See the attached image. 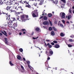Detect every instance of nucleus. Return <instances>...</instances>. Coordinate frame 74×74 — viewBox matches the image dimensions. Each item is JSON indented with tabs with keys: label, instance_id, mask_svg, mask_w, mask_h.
<instances>
[{
	"label": "nucleus",
	"instance_id": "f257e3e1",
	"mask_svg": "<svg viewBox=\"0 0 74 74\" xmlns=\"http://www.w3.org/2000/svg\"><path fill=\"white\" fill-rule=\"evenodd\" d=\"M17 23H14L12 25V21H10L8 23V26L9 27H12L13 29H15V27H17Z\"/></svg>",
	"mask_w": 74,
	"mask_h": 74
},
{
	"label": "nucleus",
	"instance_id": "f03ea898",
	"mask_svg": "<svg viewBox=\"0 0 74 74\" xmlns=\"http://www.w3.org/2000/svg\"><path fill=\"white\" fill-rule=\"evenodd\" d=\"M15 4L17 5H19V3L18 2H16L15 1H11L9 2V5H11V4H13L15 5Z\"/></svg>",
	"mask_w": 74,
	"mask_h": 74
},
{
	"label": "nucleus",
	"instance_id": "7ed1b4c3",
	"mask_svg": "<svg viewBox=\"0 0 74 74\" xmlns=\"http://www.w3.org/2000/svg\"><path fill=\"white\" fill-rule=\"evenodd\" d=\"M28 16L27 15L26 16V17H25V16H22L21 19L22 21V22H25L26 20H29V19L27 18H28Z\"/></svg>",
	"mask_w": 74,
	"mask_h": 74
},
{
	"label": "nucleus",
	"instance_id": "20e7f679",
	"mask_svg": "<svg viewBox=\"0 0 74 74\" xmlns=\"http://www.w3.org/2000/svg\"><path fill=\"white\" fill-rule=\"evenodd\" d=\"M60 16L61 18H65V17H66V14L65 13L63 12H61L60 14Z\"/></svg>",
	"mask_w": 74,
	"mask_h": 74
},
{
	"label": "nucleus",
	"instance_id": "39448f33",
	"mask_svg": "<svg viewBox=\"0 0 74 74\" xmlns=\"http://www.w3.org/2000/svg\"><path fill=\"white\" fill-rule=\"evenodd\" d=\"M35 14H36L37 15H38V13L37 12V10H35L34 12H33L32 13V16L34 18L36 17V16Z\"/></svg>",
	"mask_w": 74,
	"mask_h": 74
},
{
	"label": "nucleus",
	"instance_id": "423d86ee",
	"mask_svg": "<svg viewBox=\"0 0 74 74\" xmlns=\"http://www.w3.org/2000/svg\"><path fill=\"white\" fill-rule=\"evenodd\" d=\"M23 3H25L26 4V5L25 6L26 7H28V8H31V6L29 5H29V3L26 1H23Z\"/></svg>",
	"mask_w": 74,
	"mask_h": 74
},
{
	"label": "nucleus",
	"instance_id": "0eeeda50",
	"mask_svg": "<svg viewBox=\"0 0 74 74\" xmlns=\"http://www.w3.org/2000/svg\"><path fill=\"white\" fill-rule=\"evenodd\" d=\"M30 62L29 61H27V64H28V67H29V68H30V69H31V70H32V69H33V68L30 66V65H29V64H30Z\"/></svg>",
	"mask_w": 74,
	"mask_h": 74
},
{
	"label": "nucleus",
	"instance_id": "6e6552de",
	"mask_svg": "<svg viewBox=\"0 0 74 74\" xmlns=\"http://www.w3.org/2000/svg\"><path fill=\"white\" fill-rule=\"evenodd\" d=\"M36 1H40V2L39 3V5H42L44 2L43 0H36Z\"/></svg>",
	"mask_w": 74,
	"mask_h": 74
},
{
	"label": "nucleus",
	"instance_id": "1a4fd4ad",
	"mask_svg": "<svg viewBox=\"0 0 74 74\" xmlns=\"http://www.w3.org/2000/svg\"><path fill=\"white\" fill-rule=\"evenodd\" d=\"M43 24L44 25H49V22L47 21H45L43 22Z\"/></svg>",
	"mask_w": 74,
	"mask_h": 74
},
{
	"label": "nucleus",
	"instance_id": "9d476101",
	"mask_svg": "<svg viewBox=\"0 0 74 74\" xmlns=\"http://www.w3.org/2000/svg\"><path fill=\"white\" fill-rule=\"evenodd\" d=\"M0 32H1V33H2L3 34H4L5 35V36L7 37V36H8V35H7V32H5V31H4L3 32L2 31H1Z\"/></svg>",
	"mask_w": 74,
	"mask_h": 74
},
{
	"label": "nucleus",
	"instance_id": "9b49d317",
	"mask_svg": "<svg viewBox=\"0 0 74 74\" xmlns=\"http://www.w3.org/2000/svg\"><path fill=\"white\" fill-rule=\"evenodd\" d=\"M21 71L23 73H24V72H25V69H24V67L22 65L21 66Z\"/></svg>",
	"mask_w": 74,
	"mask_h": 74
},
{
	"label": "nucleus",
	"instance_id": "f8f14e48",
	"mask_svg": "<svg viewBox=\"0 0 74 74\" xmlns=\"http://www.w3.org/2000/svg\"><path fill=\"white\" fill-rule=\"evenodd\" d=\"M36 32H41V30L39 27H37L36 29Z\"/></svg>",
	"mask_w": 74,
	"mask_h": 74
},
{
	"label": "nucleus",
	"instance_id": "ddd939ff",
	"mask_svg": "<svg viewBox=\"0 0 74 74\" xmlns=\"http://www.w3.org/2000/svg\"><path fill=\"white\" fill-rule=\"evenodd\" d=\"M22 32H23V34H26V30L25 29H21Z\"/></svg>",
	"mask_w": 74,
	"mask_h": 74
},
{
	"label": "nucleus",
	"instance_id": "4468645a",
	"mask_svg": "<svg viewBox=\"0 0 74 74\" xmlns=\"http://www.w3.org/2000/svg\"><path fill=\"white\" fill-rule=\"evenodd\" d=\"M49 53L51 55L50 56L52 55H53V51L51 50H49Z\"/></svg>",
	"mask_w": 74,
	"mask_h": 74
},
{
	"label": "nucleus",
	"instance_id": "2eb2a0df",
	"mask_svg": "<svg viewBox=\"0 0 74 74\" xmlns=\"http://www.w3.org/2000/svg\"><path fill=\"white\" fill-rule=\"evenodd\" d=\"M54 47L56 48H60V46L59 45L56 44Z\"/></svg>",
	"mask_w": 74,
	"mask_h": 74
},
{
	"label": "nucleus",
	"instance_id": "dca6fc26",
	"mask_svg": "<svg viewBox=\"0 0 74 74\" xmlns=\"http://www.w3.org/2000/svg\"><path fill=\"white\" fill-rule=\"evenodd\" d=\"M68 19L69 20L70 18H71V16L70 15V14H68Z\"/></svg>",
	"mask_w": 74,
	"mask_h": 74
},
{
	"label": "nucleus",
	"instance_id": "f3484780",
	"mask_svg": "<svg viewBox=\"0 0 74 74\" xmlns=\"http://www.w3.org/2000/svg\"><path fill=\"white\" fill-rule=\"evenodd\" d=\"M6 15H7L8 17L7 18V20H9L10 19V14H8V13H7Z\"/></svg>",
	"mask_w": 74,
	"mask_h": 74
},
{
	"label": "nucleus",
	"instance_id": "a211bd4d",
	"mask_svg": "<svg viewBox=\"0 0 74 74\" xmlns=\"http://www.w3.org/2000/svg\"><path fill=\"white\" fill-rule=\"evenodd\" d=\"M55 34V32H54L52 31L51 32V36H54Z\"/></svg>",
	"mask_w": 74,
	"mask_h": 74
},
{
	"label": "nucleus",
	"instance_id": "6ab92c4d",
	"mask_svg": "<svg viewBox=\"0 0 74 74\" xmlns=\"http://www.w3.org/2000/svg\"><path fill=\"white\" fill-rule=\"evenodd\" d=\"M16 5H17L14 4V5L13 6V8L14 9H15L16 10H17L18 9L16 8L17 7L16 6Z\"/></svg>",
	"mask_w": 74,
	"mask_h": 74
},
{
	"label": "nucleus",
	"instance_id": "aec40b11",
	"mask_svg": "<svg viewBox=\"0 0 74 74\" xmlns=\"http://www.w3.org/2000/svg\"><path fill=\"white\" fill-rule=\"evenodd\" d=\"M6 0H0V4L1 5L3 3V2H4V1H5Z\"/></svg>",
	"mask_w": 74,
	"mask_h": 74
},
{
	"label": "nucleus",
	"instance_id": "412c9836",
	"mask_svg": "<svg viewBox=\"0 0 74 74\" xmlns=\"http://www.w3.org/2000/svg\"><path fill=\"white\" fill-rule=\"evenodd\" d=\"M5 43L6 44H7L8 43V41H7V38H5Z\"/></svg>",
	"mask_w": 74,
	"mask_h": 74
},
{
	"label": "nucleus",
	"instance_id": "4be33fe9",
	"mask_svg": "<svg viewBox=\"0 0 74 74\" xmlns=\"http://www.w3.org/2000/svg\"><path fill=\"white\" fill-rule=\"evenodd\" d=\"M22 12H16L15 13V14H16V15H18V14L19 15V14H20L21 13H22Z\"/></svg>",
	"mask_w": 74,
	"mask_h": 74
},
{
	"label": "nucleus",
	"instance_id": "5701e85b",
	"mask_svg": "<svg viewBox=\"0 0 74 74\" xmlns=\"http://www.w3.org/2000/svg\"><path fill=\"white\" fill-rule=\"evenodd\" d=\"M47 45L48 46L49 48H51L52 47L51 45H50L49 43H48Z\"/></svg>",
	"mask_w": 74,
	"mask_h": 74
},
{
	"label": "nucleus",
	"instance_id": "b1692460",
	"mask_svg": "<svg viewBox=\"0 0 74 74\" xmlns=\"http://www.w3.org/2000/svg\"><path fill=\"white\" fill-rule=\"evenodd\" d=\"M9 63H10V66H13V65H14V64H12V62H11V61H10Z\"/></svg>",
	"mask_w": 74,
	"mask_h": 74
},
{
	"label": "nucleus",
	"instance_id": "393cba45",
	"mask_svg": "<svg viewBox=\"0 0 74 74\" xmlns=\"http://www.w3.org/2000/svg\"><path fill=\"white\" fill-rule=\"evenodd\" d=\"M61 1H62V2H63L65 4H66V0H61Z\"/></svg>",
	"mask_w": 74,
	"mask_h": 74
},
{
	"label": "nucleus",
	"instance_id": "a878e982",
	"mask_svg": "<svg viewBox=\"0 0 74 74\" xmlns=\"http://www.w3.org/2000/svg\"><path fill=\"white\" fill-rule=\"evenodd\" d=\"M60 36L61 37H63L64 36V34L63 33H61L60 34Z\"/></svg>",
	"mask_w": 74,
	"mask_h": 74
},
{
	"label": "nucleus",
	"instance_id": "bb28decb",
	"mask_svg": "<svg viewBox=\"0 0 74 74\" xmlns=\"http://www.w3.org/2000/svg\"><path fill=\"white\" fill-rule=\"evenodd\" d=\"M52 14L51 13H49L48 14V16L49 17H51L52 16Z\"/></svg>",
	"mask_w": 74,
	"mask_h": 74
},
{
	"label": "nucleus",
	"instance_id": "cd10ccee",
	"mask_svg": "<svg viewBox=\"0 0 74 74\" xmlns=\"http://www.w3.org/2000/svg\"><path fill=\"white\" fill-rule=\"evenodd\" d=\"M21 56H18L17 57V59H18L19 60H20V59H21Z\"/></svg>",
	"mask_w": 74,
	"mask_h": 74
},
{
	"label": "nucleus",
	"instance_id": "c85d7f7f",
	"mask_svg": "<svg viewBox=\"0 0 74 74\" xmlns=\"http://www.w3.org/2000/svg\"><path fill=\"white\" fill-rule=\"evenodd\" d=\"M43 19H44V20H47V16H44L43 18Z\"/></svg>",
	"mask_w": 74,
	"mask_h": 74
},
{
	"label": "nucleus",
	"instance_id": "c756f323",
	"mask_svg": "<svg viewBox=\"0 0 74 74\" xmlns=\"http://www.w3.org/2000/svg\"><path fill=\"white\" fill-rule=\"evenodd\" d=\"M69 41L70 42H73L74 41V40H73L72 39H69Z\"/></svg>",
	"mask_w": 74,
	"mask_h": 74
},
{
	"label": "nucleus",
	"instance_id": "7c9ffc66",
	"mask_svg": "<svg viewBox=\"0 0 74 74\" xmlns=\"http://www.w3.org/2000/svg\"><path fill=\"white\" fill-rule=\"evenodd\" d=\"M49 23L51 26H52V22L50 21L49 20Z\"/></svg>",
	"mask_w": 74,
	"mask_h": 74
},
{
	"label": "nucleus",
	"instance_id": "2f4dec72",
	"mask_svg": "<svg viewBox=\"0 0 74 74\" xmlns=\"http://www.w3.org/2000/svg\"><path fill=\"white\" fill-rule=\"evenodd\" d=\"M19 51L21 52H23V49L22 48H20L19 49Z\"/></svg>",
	"mask_w": 74,
	"mask_h": 74
},
{
	"label": "nucleus",
	"instance_id": "473e14b6",
	"mask_svg": "<svg viewBox=\"0 0 74 74\" xmlns=\"http://www.w3.org/2000/svg\"><path fill=\"white\" fill-rule=\"evenodd\" d=\"M38 38V36L36 38L33 37L32 38L33 39H34V40H35L36 39H37Z\"/></svg>",
	"mask_w": 74,
	"mask_h": 74
},
{
	"label": "nucleus",
	"instance_id": "72a5a7b5",
	"mask_svg": "<svg viewBox=\"0 0 74 74\" xmlns=\"http://www.w3.org/2000/svg\"><path fill=\"white\" fill-rule=\"evenodd\" d=\"M69 14H71V10L70 9L69 10Z\"/></svg>",
	"mask_w": 74,
	"mask_h": 74
},
{
	"label": "nucleus",
	"instance_id": "f704fd0d",
	"mask_svg": "<svg viewBox=\"0 0 74 74\" xmlns=\"http://www.w3.org/2000/svg\"><path fill=\"white\" fill-rule=\"evenodd\" d=\"M46 67H47V70H48V64H46L45 65Z\"/></svg>",
	"mask_w": 74,
	"mask_h": 74
},
{
	"label": "nucleus",
	"instance_id": "c9c22d12",
	"mask_svg": "<svg viewBox=\"0 0 74 74\" xmlns=\"http://www.w3.org/2000/svg\"><path fill=\"white\" fill-rule=\"evenodd\" d=\"M53 30H55V31H56L57 29L55 28V27H53Z\"/></svg>",
	"mask_w": 74,
	"mask_h": 74
},
{
	"label": "nucleus",
	"instance_id": "e433bc0d",
	"mask_svg": "<svg viewBox=\"0 0 74 74\" xmlns=\"http://www.w3.org/2000/svg\"><path fill=\"white\" fill-rule=\"evenodd\" d=\"M12 19H13L12 21H15V20H16L15 18L14 17L12 18Z\"/></svg>",
	"mask_w": 74,
	"mask_h": 74
},
{
	"label": "nucleus",
	"instance_id": "4c0bfd02",
	"mask_svg": "<svg viewBox=\"0 0 74 74\" xmlns=\"http://www.w3.org/2000/svg\"><path fill=\"white\" fill-rule=\"evenodd\" d=\"M60 26H61V27H64V26H63V25L61 24L60 25Z\"/></svg>",
	"mask_w": 74,
	"mask_h": 74
},
{
	"label": "nucleus",
	"instance_id": "58836bf2",
	"mask_svg": "<svg viewBox=\"0 0 74 74\" xmlns=\"http://www.w3.org/2000/svg\"><path fill=\"white\" fill-rule=\"evenodd\" d=\"M49 29V30H52V28L51 27H50Z\"/></svg>",
	"mask_w": 74,
	"mask_h": 74
},
{
	"label": "nucleus",
	"instance_id": "ea45409f",
	"mask_svg": "<svg viewBox=\"0 0 74 74\" xmlns=\"http://www.w3.org/2000/svg\"><path fill=\"white\" fill-rule=\"evenodd\" d=\"M9 9H10V8H9V7H8V6L6 9L8 11L9 10Z\"/></svg>",
	"mask_w": 74,
	"mask_h": 74
},
{
	"label": "nucleus",
	"instance_id": "a19ab883",
	"mask_svg": "<svg viewBox=\"0 0 74 74\" xmlns=\"http://www.w3.org/2000/svg\"><path fill=\"white\" fill-rule=\"evenodd\" d=\"M53 42H54V43H55V44H56V43L58 42H57L56 40H54V41H53Z\"/></svg>",
	"mask_w": 74,
	"mask_h": 74
},
{
	"label": "nucleus",
	"instance_id": "79ce46f5",
	"mask_svg": "<svg viewBox=\"0 0 74 74\" xmlns=\"http://www.w3.org/2000/svg\"><path fill=\"white\" fill-rule=\"evenodd\" d=\"M64 5H62L61 6V8H63L64 7Z\"/></svg>",
	"mask_w": 74,
	"mask_h": 74
},
{
	"label": "nucleus",
	"instance_id": "37998d69",
	"mask_svg": "<svg viewBox=\"0 0 74 74\" xmlns=\"http://www.w3.org/2000/svg\"><path fill=\"white\" fill-rule=\"evenodd\" d=\"M62 22L64 24H65V21L64 20H62Z\"/></svg>",
	"mask_w": 74,
	"mask_h": 74
},
{
	"label": "nucleus",
	"instance_id": "c03bdc74",
	"mask_svg": "<svg viewBox=\"0 0 74 74\" xmlns=\"http://www.w3.org/2000/svg\"><path fill=\"white\" fill-rule=\"evenodd\" d=\"M68 46L69 47H72V45H68Z\"/></svg>",
	"mask_w": 74,
	"mask_h": 74
},
{
	"label": "nucleus",
	"instance_id": "a18cd8bd",
	"mask_svg": "<svg viewBox=\"0 0 74 74\" xmlns=\"http://www.w3.org/2000/svg\"><path fill=\"white\" fill-rule=\"evenodd\" d=\"M34 5H35V6H36L37 5V3H34Z\"/></svg>",
	"mask_w": 74,
	"mask_h": 74
},
{
	"label": "nucleus",
	"instance_id": "49530a36",
	"mask_svg": "<svg viewBox=\"0 0 74 74\" xmlns=\"http://www.w3.org/2000/svg\"><path fill=\"white\" fill-rule=\"evenodd\" d=\"M46 41H47V42H48V41H50V40H48V39H46Z\"/></svg>",
	"mask_w": 74,
	"mask_h": 74
},
{
	"label": "nucleus",
	"instance_id": "de8ad7c7",
	"mask_svg": "<svg viewBox=\"0 0 74 74\" xmlns=\"http://www.w3.org/2000/svg\"><path fill=\"white\" fill-rule=\"evenodd\" d=\"M51 45H55V44L53 42H51Z\"/></svg>",
	"mask_w": 74,
	"mask_h": 74
},
{
	"label": "nucleus",
	"instance_id": "09e8293b",
	"mask_svg": "<svg viewBox=\"0 0 74 74\" xmlns=\"http://www.w3.org/2000/svg\"><path fill=\"white\" fill-rule=\"evenodd\" d=\"M49 59H50V58L48 57V58H47V60H49Z\"/></svg>",
	"mask_w": 74,
	"mask_h": 74
},
{
	"label": "nucleus",
	"instance_id": "8fccbe9b",
	"mask_svg": "<svg viewBox=\"0 0 74 74\" xmlns=\"http://www.w3.org/2000/svg\"><path fill=\"white\" fill-rule=\"evenodd\" d=\"M43 14H42V15H44V14H45V12H42Z\"/></svg>",
	"mask_w": 74,
	"mask_h": 74
},
{
	"label": "nucleus",
	"instance_id": "3c124183",
	"mask_svg": "<svg viewBox=\"0 0 74 74\" xmlns=\"http://www.w3.org/2000/svg\"><path fill=\"white\" fill-rule=\"evenodd\" d=\"M19 34V35H20V36L21 35H22V33L20 32Z\"/></svg>",
	"mask_w": 74,
	"mask_h": 74
},
{
	"label": "nucleus",
	"instance_id": "603ef678",
	"mask_svg": "<svg viewBox=\"0 0 74 74\" xmlns=\"http://www.w3.org/2000/svg\"><path fill=\"white\" fill-rule=\"evenodd\" d=\"M43 18V16H41L40 18V19H42Z\"/></svg>",
	"mask_w": 74,
	"mask_h": 74
},
{
	"label": "nucleus",
	"instance_id": "864d4df0",
	"mask_svg": "<svg viewBox=\"0 0 74 74\" xmlns=\"http://www.w3.org/2000/svg\"><path fill=\"white\" fill-rule=\"evenodd\" d=\"M18 8H21V9H22V7H21V6L18 7Z\"/></svg>",
	"mask_w": 74,
	"mask_h": 74
},
{
	"label": "nucleus",
	"instance_id": "5fc2aeb1",
	"mask_svg": "<svg viewBox=\"0 0 74 74\" xmlns=\"http://www.w3.org/2000/svg\"><path fill=\"white\" fill-rule=\"evenodd\" d=\"M23 60H25V61H26V59H25V58H23Z\"/></svg>",
	"mask_w": 74,
	"mask_h": 74
},
{
	"label": "nucleus",
	"instance_id": "6e6d98bb",
	"mask_svg": "<svg viewBox=\"0 0 74 74\" xmlns=\"http://www.w3.org/2000/svg\"><path fill=\"white\" fill-rule=\"evenodd\" d=\"M66 23H68V24H70V23L69 22V21L66 22Z\"/></svg>",
	"mask_w": 74,
	"mask_h": 74
},
{
	"label": "nucleus",
	"instance_id": "4d7b16f0",
	"mask_svg": "<svg viewBox=\"0 0 74 74\" xmlns=\"http://www.w3.org/2000/svg\"><path fill=\"white\" fill-rule=\"evenodd\" d=\"M32 35H33V34H34V32H33L32 33Z\"/></svg>",
	"mask_w": 74,
	"mask_h": 74
},
{
	"label": "nucleus",
	"instance_id": "13d9d810",
	"mask_svg": "<svg viewBox=\"0 0 74 74\" xmlns=\"http://www.w3.org/2000/svg\"><path fill=\"white\" fill-rule=\"evenodd\" d=\"M2 35H3V34L1 33H0V36H2Z\"/></svg>",
	"mask_w": 74,
	"mask_h": 74
},
{
	"label": "nucleus",
	"instance_id": "bf43d9fd",
	"mask_svg": "<svg viewBox=\"0 0 74 74\" xmlns=\"http://www.w3.org/2000/svg\"><path fill=\"white\" fill-rule=\"evenodd\" d=\"M10 11L11 12H13L14 11V10H11Z\"/></svg>",
	"mask_w": 74,
	"mask_h": 74
},
{
	"label": "nucleus",
	"instance_id": "052dcab7",
	"mask_svg": "<svg viewBox=\"0 0 74 74\" xmlns=\"http://www.w3.org/2000/svg\"><path fill=\"white\" fill-rule=\"evenodd\" d=\"M17 20H19V17L17 18Z\"/></svg>",
	"mask_w": 74,
	"mask_h": 74
},
{
	"label": "nucleus",
	"instance_id": "680f3d73",
	"mask_svg": "<svg viewBox=\"0 0 74 74\" xmlns=\"http://www.w3.org/2000/svg\"><path fill=\"white\" fill-rule=\"evenodd\" d=\"M1 10H0V15H1Z\"/></svg>",
	"mask_w": 74,
	"mask_h": 74
},
{
	"label": "nucleus",
	"instance_id": "e2e57ef3",
	"mask_svg": "<svg viewBox=\"0 0 74 74\" xmlns=\"http://www.w3.org/2000/svg\"><path fill=\"white\" fill-rule=\"evenodd\" d=\"M52 14H54V12H52Z\"/></svg>",
	"mask_w": 74,
	"mask_h": 74
},
{
	"label": "nucleus",
	"instance_id": "0e129e2a",
	"mask_svg": "<svg viewBox=\"0 0 74 74\" xmlns=\"http://www.w3.org/2000/svg\"><path fill=\"white\" fill-rule=\"evenodd\" d=\"M32 0V1H34V0H35V1H36V0Z\"/></svg>",
	"mask_w": 74,
	"mask_h": 74
},
{
	"label": "nucleus",
	"instance_id": "69168bd1",
	"mask_svg": "<svg viewBox=\"0 0 74 74\" xmlns=\"http://www.w3.org/2000/svg\"><path fill=\"white\" fill-rule=\"evenodd\" d=\"M9 34H11V33L10 32L9 33Z\"/></svg>",
	"mask_w": 74,
	"mask_h": 74
},
{
	"label": "nucleus",
	"instance_id": "338daca9",
	"mask_svg": "<svg viewBox=\"0 0 74 74\" xmlns=\"http://www.w3.org/2000/svg\"><path fill=\"white\" fill-rule=\"evenodd\" d=\"M73 14H74V10H73Z\"/></svg>",
	"mask_w": 74,
	"mask_h": 74
},
{
	"label": "nucleus",
	"instance_id": "774afa93",
	"mask_svg": "<svg viewBox=\"0 0 74 74\" xmlns=\"http://www.w3.org/2000/svg\"><path fill=\"white\" fill-rule=\"evenodd\" d=\"M36 74H39L38 73H36Z\"/></svg>",
	"mask_w": 74,
	"mask_h": 74
}]
</instances>
